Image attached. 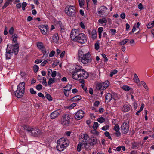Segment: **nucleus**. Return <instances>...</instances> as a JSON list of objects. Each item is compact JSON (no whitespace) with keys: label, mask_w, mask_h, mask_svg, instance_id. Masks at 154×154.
Returning <instances> with one entry per match:
<instances>
[{"label":"nucleus","mask_w":154,"mask_h":154,"mask_svg":"<svg viewBox=\"0 0 154 154\" xmlns=\"http://www.w3.org/2000/svg\"><path fill=\"white\" fill-rule=\"evenodd\" d=\"M81 68V66H77L73 70V71H72V76L74 79L79 80L78 79L79 78L82 79H85L88 77L89 74L88 72Z\"/></svg>","instance_id":"1"},{"label":"nucleus","mask_w":154,"mask_h":154,"mask_svg":"<svg viewBox=\"0 0 154 154\" xmlns=\"http://www.w3.org/2000/svg\"><path fill=\"white\" fill-rule=\"evenodd\" d=\"M25 83L24 82L20 83L18 85L17 90L15 91L16 96L18 98L22 97L25 92Z\"/></svg>","instance_id":"2"},{"label":"nucleus","mask_w":154,"mask_h":154,"mask_svg":"<svg viewBox=\"0 0 154 154\" xmlns=\"http://www.w3.org/2000/svg\"><path fill=\"white\" fill-rule=\"evenodd\" d=\"M23 128L25 130L29 133H31L32 135L35 136H37L41 132L39 129L32 128L26 125H24Z\"/></svg>","instance_id":"3"},{"label":"nucleus","mask_w":154,"mask_h":154,"mask_svg":"<svg viewBox=\"0 0 154 154\" xmlns=\"http://www.w3.org/2000/svg\"><path fill=\"white\" fill-rule=\"evenodd\" d=\"M91 57L89 53L85 54L81 57V60L84 64H86L88 63H91L92 61Z\"/></svg>","instance_id":"4"},{"label":"nucleus","mask_w":154,"mask_h":154,"mask_svg":"<svg viewBox=\"0 0 154 154\" xmlns=\"http://www.w3.org/2000/svg\"><path fill=\"white\" fill-rule=\"evenodd\" d=\"M75 8L73 6H67L65 8V13L69 16H73L75 13Z\"/></svg>","instance_id":"5"},{"label":"nucleus","mask_w":154,"mask_h":154,"mask_svg":"<svg viewBox=\"0 0 154 154\" xmlns=\"http://www.w3.org/2000/svg\"><path fill=\"white\" fill-rule=\"evenodd\" d=\"M61 123L63 125L67 126L70 123V117L69 115L66 114L63 115L61 121Z\"/></svg>","instance_id":"6"},{"label":"nucleus","mask_w":154,"mask_h":154,"mask_svg":"<svg viewBox=\"0 0 154 154\" xmlns=\"http://www.w3.org/2000/svg\"><path fill=\"white\" fill-rule=\"evenodd\" d=\"M129 122H124L121 126V130L122 133L124 134H127L129 131Z\"/></svg>","instance_id":"7"},{"label":"nucleus","mask_w":154,"mask_h":154,"mask_svg":"<svg viewBox=\"0 0 154 154\" xmlns=\"http://www.w3.org/2000/svg\"><path fill=\"white\" fill-rule=\"evenodd\" d=\"M109 85V82L108 80L105 81L104 82L100 83L97 85V88L100 90L105 89Z\"/></svg>","instance_id":"8"},{"label":"nucleus","mask_w":154,"mask_h":154,"mask_svg":"<svg viewBox=\"0 0 154 154\" xmlns=\"http://www.w3.org/2000/svg\"><path fill=\"white\" fill-rule=\"evenodd\" d=\"M75 41L81 44L85 43L87 42V37L84 34L81 33Z\"/></svg>","instance_id":"9"},{"label":"nucleus","mask_w":154,"mask_h":154,"mask_svg":"<svg viewBox=\"0 0 154 154\" xmlns=\"http://www.w3.org/2000/svg\"><path fill=\"white\" fill-rule=\"evenodd\" d=\"M80 33L79 31L77 29H72L70 35L71 39L75 41Z\"/></svg>","instance_id":"10"},{"label":"nucleus","mask_w":154,"mask_h":154,"mask_svg":"<svg viewBox=\"0 0 154 154\" xmlns=\"http://www.w3.org/2000/svg\"><path fill=\"white\" fill-rule=\"evenodd\" d=\"M37 45L38 48L41 50L43 53L45 55H47L49 53L48 51H46L45 47L43 45V43L42 42H37Z\"/></svg>","instance_id":"11"},{"label":"nucleus","mask_w":154,"mask_h":154,"mask_svg":"<svg viewBox=\"0 0 154 154\" xmlns=\"http://www.w3.org/2000/svg\"><path fill=\"white\" fill-rule=\"evenodd\" d=\"M84 112L82 110L77 111L75 115V118L77 120H80L84 116Z\"/></svg>","instance_id":"12"},{"label":"nucleus","mask_w":154,"mask_h":154,"mask_svg":"<svg viewBox=\"0 0 154 154\" xmlns=\"http://www.w3.org/2000/svg\"><path fill=\"white\" fill-rule=\"evenodd\" d=\"M8 45H9L8 44L7 45V48L6 49L5 54L6 59H10L11 56H12V54H13V51H12L10 47L8 48Z\"/></svg>","instance_id":"13"},{"label":"nucleus","mask_w":154,"mask_h":154,"mask_svg":"<svg viewBox=\"0 0 154 154\" xmlns=\"http://www.w3.org/2000/svg\"><path fill=\"white\" fill-rule=\"evenodd\" d=\"M90 141L89 144L91 146H94L100 143V141L98 140L96 137H91L89 138Z\"/></svg>","instance_id":"14"},{"label":"nucleus","mask_w":154,"mask_h":154,"mask_svg":"<svg viewBox=\"0 0 154 154\" xmlns=\"http://www.w3.org/2000/svg\"><path fill=\"white\" fill-rule=\"evenodd\" d=\"M39 27L42 33L46 35L47 32L48 30V26L47 25H42L39 26Z\"/></svg>","instance_id":"15"},{"label":"nucleus","mask_w":154,"mask_h":154,"mask_svg":"<svg viewBox=\"0 0 154 154\" xmlns=\"http://www.w3.org/2000/svg\"><path fill=\"white\" fill-rule=\"evenodd\" d=\"M12 51H13V53H14L15 55H17L18 52L19 47L18 44H16L14 45H11L10 47Z\"/></svg>","instance_id":"16"},{"label":"nucleus","mask_w":154,"mask_h":154,"mask_svg":"<svg viewBox=\"0 0 154 154\" xmlns=\"http://www.w3.org/2000/svg\"><path fill=\"white\" fill-rule=\"evenodd\" d=\"M61 111L60 110H56L52 112L50 116V118L51 119H54L57 117L60 113Z\"/></svg>","instance_id":"17"},{"label":"nucleus","mask_w":154,"mask_h":154,"mask_svg":"<svg viewBox=\"0 0 154 154\" xmlns=\"http://www.w3.org/2000/svg\"><path fill=\"white\" fill-rule=\"evenodd\" d=\"M58 142L62 143L63 144L66 148L69 145V141L67 139L64 138H62L57 140Z\"/></svg>","instance_id":"18"},{"label":"nucleus","mask_w":154,"mask_h":154,"mask_svg":"<svg viewBox=\"0 0 154 154\" xmlns=\"http://www.w3.org/2000/svg\"><path fill=\"white\" fill-rule=\"evenodd\" d=\"M62 144L63 143H59L57 141L56 148L58 150L60 151H63L65 148H66L65 147V146H64Z\"/></svg>","instance_id":"19"},{"label":"nucleus","mask_w":154,"mask_h":154,"mask_svg":"<svg viewBox=\"0 0 154 154\" xmlns=\"http://www.w3.org/2000/svg\"><path fill=\"white\" fill-rule=\"evenodd\" d=\"M130 105H124L122 108V110L125 112H127L130 110Z\"/></svg>","instance_id":"20"},{"label":"nucleus","mask_w":154,"mask_h":154,"mask_svg":"<svg viewBox=\"0 0 154 154\" xmlns=\"http://www.w3.org/2000/svg\"><path fill=\"white\" fill-rule=\"evenodd\" d=\"M105 100L107 102H110V101L112 99V94L110 93H108L106 94L105 97Z\"/></svg>","instance_id":"21"},{"label":"nucleus","mask_w":154,"mask_h":154,"mask_svg":"<svg viewBox=\"0 0 154 154\" xmlns=\"http://www.w3.org/2000/svg\"><path fill=\"white\" fill-rule=\"evenodd\" d=\"M107 20L105 17H103L101 19H100L98 20V22L99 23L102 24L105 23V25H106V23H107Z\"/></svg>","instance_id":"22"},{"label":"nucleus","mask_w":154,"mask_h":154,"mask_svg":"<svg viewBox=\"0 0 154 154\" xmlns=\"http://www.w3.org/2000/svg\"><path fill=\"white\" fill-rule=\"evenodd\" d=\"M81 99V97L80 95H76L74 96L71 99L72 101L76 102L79 101Z\"/></svg>","instance_id":"23"},{"label":"nucleus","mask_w":154,"mask_h":154,"mask_svg":"<svg viewBox=\"0 0 154 154\" xmlns=\"http://www.w3.org/2000/svg\"><path fill=\"white\" fill-rule=\"evenodd\" d=\"M52 39L54 42L57 43L59 40V37L58 34L54 35L53 36Z\"/></svg>","instance_id":"24"},{"label":"nucleus","mask_w":154,"mask_h":154,"mask_svg":"<svg viewBox=\"0 0 154 154\" xmlns=\"http://www.w3.org/2000/svg\"><path fill=\"white\" fill-rule=\"evenodd\" d=\"M112 99L114 100H117L119 97V95L116 93H112Z\"/></svg>","instance_id":"25"},{"label":"nucleus","mask_w":154,"mask_h":154,"mask_svg":"<svg viewBox=\"0 0 154 154\" xmlns=\"http://www.w3.org/2000/svg\"><path fill=\"white\" fill-rule=\"evenodd\" d=\"M12 41L14 42H16L17 41V39L18 38L17 35L16 34H14L12 36Z\"/></svg>","instance_id":"26"},{"label":"nucleus","mask_w":154,"mask_h":154,"mask_svg":"<svg viewBox=\"0 0 154 154\" xmlns=\"http://www.w3.org/2000/svg\"><path fill=\"white\" fill-rule=\"evenodd\" d=\"M92 38L93 39H95L97 36V34L95 30H93L92 32Z\"/></svg>","instance_id":"27"},{"label":"nucleus","mask_w":154,"mask_h":154,"mask_svg":"<svg viewBox=\"0 0 154 154\" xmlns=\"http://www.w3.org/2000/svg\"><path fill=\"white\" fill-rule=\"evenodd\" d=\"M84 54H83V52L82 51V49L81 48H79L78 51V57H82V55Z\"/></svg>","instance_id":"28"},{"label":"nucleus","mask_w":154,"mask_h":154,"mask_svg":"<svg viewBox=\"0 0 154 154\" xmlns=\"http://www.w3.org/2000/svg\"><path fill=\"white\" fill-rule=\"evenodd\" d=\"M133 79L136 83H138L140 82L139 78L136 73L134 74Z\"/></svg>","instance_id":"29"},{"label":"nucleus","mask_w":154,"mask_h":154,"mask_svg":"<svg viewBox=\"0 0 154 154\" xmlns=\"http://www.w3.org/2000/svg\"><path fill=\"white\" fill-rule=\"evenodd\" d=\"M97 121L100 123H102L104 122L105 119L103 117H101L98 118Z\"/></svg>","instance_id":"30"},{"label":"nucleus","mask_w":154,"mask_h":154,"mask_svg":"<svg viewBox=\"0 0 154 154\" xmlns=\"http://www.w3.org/2000/svg\"><path fill=\"white\" fill-rule=\"evenodd\" d=\"M129 39H124L120 42L119 44L121 45H122L126 43L128 41Z\"/></svg>","instance_id":"31"},{"label":"nucleus","mask_w":154,"mask_h":154,"mask_svg":"<svg viewBox=\"0 0 154 154\" xmlns=\"http://www.w3.org/2000/svg\"><path fill=\"white\" fill-rule=\"evenodd\" d=\"M54 78L52 77L51 78H50L48 82V84L50 85L54 83Z\"/></svg>","instance_id":"32"},{"label":"nucleus","mask_w":154,"mask_h":154,"mask_svg":"<svg viewBox=\"0 0 154 154\" xmlns=\"http://www.w3.org/2000/svg\"><path fill=\"white\" fill-rule=\"evenodd\" d=\"M141 83L146 90L148 91V88L145 82L142 81L141 82Z\"/></svg>","instance_id":"33"},{"label":"nucleus","mask_w":154,"mask_h":154,"mask_svg":"<svg viewBox=\"0 0 154 154\" xmlns=\"http://www.w3.org/2000/svg\"><path fill=\"white\" fill-rule=\"evenodd\" d=\"M104 134L105 135V136L108 137L109 139H111V140H112V138L110 136V133L109 132L107 131H105L104 133Z\"/></svg>","instance_id":"34"},{"label":"nucleus","mask_w":154,"mask_h":154,"mask_svg":"<svg viewBox=\"0 0 154 154\" xmlns=\"http://www.w3.org/2000/svg\"><path fill=\"white\" fill-rule=\"evenodd\" d=\"M64 88H66V90L70 91L72 88V85L69 84L67 85L65 87L63 88V89H64Z\"/></svg>","instance_id":"35"},{"label":"nucleus","mask_w":154,"mask_h":154,"mask_svg":"<svg viewBox=\"0 0 154 154\" xmlns=\"http://www.w3.org/2000/svg\"><path fill=\"white\" fill-rule=\"evenodd\" d=\"M82 143H79L77 146V150L78 152H80L81 150V147L82 146Z\"/></svg>","instance_id":"36"},{"label":"nucleus","mask_w":154,"mask_h":154,"mask_svg":"<svg viewBox=\"0 0 154 154\" xmlns=\"http://www.w3.org/2000/svg\"><path fill=\"white\" fill-rule=\"evenodd\" d=\"M45 97L49 101H51L52 100V98L51 95L49 94H46L45 96Z\"/></svg>","instance_id":"37"},{"label":"nucleus","mask_w":154,"mask_h":154,"mask_svg":"<svg viewBox=\"0 0 154 154\" xmlns=\"http://www.w3.org/2000/svg\"><path fill=\"white\" fill-rule=\"evenodd\" d=\"M98 126V123L97 122H95L94 123L93 129L95 130Z\"/></svg>","instance_id":"38"},{"label":"nucleus","mask_w":154,"mask_h":154,"mask_svg":"<svg viewBox=\"0 0 154 154\" xmlns=\"http://www.w3.org/2000/svg\"><path fill=\"white\" fill-rule=\"evenodd\" d=\"M122 89L125 91H128L130 89V88L128 86L125 85L122 87Z\"/></svg>","instance_id":"39"},{"label":"nucleus","mask_w":154,"mask_h":154,"mask_svg":"<svg viewBox=\"0 0 154 154\" xmlns=\"http://www.w3.org/2000/svg\"><path fill=\"white\" fill-rule=\"evenodd\" d=\"M64 90V95L66 96H68L69 94V91H70L66 89H63Z\"/></svg>","instance_id":"40"},{"label":"nucleus","mask_w":154,"mask_h":154,"mask_svg":"<svg viewBox=\"0 0 154 154\" xmlns=\"http://www.w3.org/2000/svg\"><path fill=\"white\" fill-rule=\"evenodd\" d=\"M88 144V143L86 142V141H85L84 143H82V145L85 149H87L88 147V145L87 146Z\"/></svg>","instance_id":"41"},{"label":"nucleus","mask_w":154,"mask_h":154,"mask_svg":"<svg viewBox=\"0 0 154 154\" xmlns=\"http://www.w3.org/2000/svg\"><path fill=\"white\" fill-rule=\"evenodd\" d=\"M33 68L34 72L35 73L37 72L39 69L38 66L37 65H34Z\"/></svg>","instance_id":"42"},{"label":"nucleus","mask_w":154,"mask_h":154,"mask_svg":"<svg viewBox=\"0 0 154 154\" xmlns=\"http://www.w3.org/2000/svg\"><path fill=\"white\" fill-rule=\"evenodd\" d=\"M99 9L100 10L98 11V13L100 14L103 15L104 13H105L104 10V9H103V8H101V9L99 8Z\"/></svg>","instance_id":"43"},{"label":"nucleus","mask_w":154,"mask_h":154,"mask_svg":"<svg viewBox=\"0 0 154 154\" xmlns=\"http://www.w3.org/2000/svg\"><path fill=\"white\" fill-rule=\"evenodd\" d=\"M14 31V28L13 27H11L9 31V34L11 35H13Z\"/></svg>","instance_id":"44"},{"label":"nucleus","mask_w":154,"mask_h":154,"mask_svg":"<svg viewBox=\"0 0 154 154\" xmlns=\"http://www.w3.org/2000/svg\"><path fill=\"white\" fill-rule=\"evenodd\" d=\"M50 60V59H47V60L44 61L41 63V65L42 66H45L46 64L48 62V61H49Z\"/></svg>","instance_id":"45"},{"label":"nucleus","mask_w":154,"mask_h":154,"mask_svg":"<svg viewBox=\"0 0 154 154\" xmlns=\"http://www.w3.org/2000/svg\"><path fill=\"white\" fill-rule=\"evenodd\" d=\"M117 70H113V72H110V76L112 77L113 75L114 74H115L117 73Z\"/></svg>","instance_id":"46"},{"label":"nucleus","mask_w":154,"mask_h":154,"mask_svg":"<svg viewBox=\"0 0 154 154\" xmlns=\"http://www.w3.org/2000/svg\"><path fill=\"white\" fill-rule=\"evenodd\" d=\"M43 82H42V84H43L45 86H47V84L46 81V78L44 77H43Z\"/></svg>","instance_id":"47"},{"label":"nucleus","mask_w":154,"mask_h":154,"mask_svg":"<svg viewBox=\"0 0 154 154\" xmlns=\"http://www.w3.org/2000/svg\"><path fill=\"white\" fill-rule=\"evenodd\" d=\"M113 129L115 130L116 131L118 132L120 128L118 125H116V126L114 127Z\"/></svg>","instance_id":"48"},{"label":"nucleus","mask_w":154,"mask_h":154,"mask_svg":"<svg viewBox=\"0 0 154 154\" xmlns=\"http://www.w3.org/2000/svg\"><path fill=\"white\" fill-rule=\"evenodd\" d=\"M36 88L38 90H40L42 89V86L41 84H38L36 87Z\"/></svg>","instance_id":"49"},{"label":"nucleus","mask_w":154,"mask_h":154,"mask_svg":"<svg viewBox=\"0 0 154 154\" xmlns=\"http://www.w3.org/2000/svg\"><path fill=\"white\" fill-rule=\"evenodd\" d=\"M30 93L32 94H36V91L34 90V89L33 88H31L30 89Z\"/></svg>","instance_id":"50"},{"label":"nucleus","mask_w":154,"mask_h":154,"mask_svg":"<svg viewBox=\"0 0 154 154\" xmlns=\"http://www.w3.org/2000/svg\"><path fill=\"white\" fill-rule=\"evenodd\" d=\"M27 4L25 2H23L22 3V9L24 11L25 9V7L27 6Z\"/></svg>","instance_id":"51"},{"label":"nucleus","mask_w":154,"mask_h":154,"mask_svg":"<svg viewBox=\"0 0 154 154\" xmlns=\"http://www.w3.org/2000/svg\"><path fill=\"white\" fill-rule=\"evenodd\" d=\"M83 136V137L85 140H88L89 139V137L87 134H84Z\"/></svg>","instance_id":"52"},{"label":"nucleus","mask_w":154,"mask_h":154,"mask_svg":"<svg viewBox=\"0 0 154 154\" xmlns=\"http://www.w3.org/2000/svg\"><path fill=\"white\" fill-rule=\"evenodd\" d=\"M109 126L108 125H106L105 126H104L102 127L101 128V129L103 130H106L109 129Z\"/></svg>","instance_id":"53"},{"label":"nucleus","mask_w":154,"mask_h":154,"mask_svg":"<svg viewBox=\"0 0 154 154\" xmlns=\"http://www.w3.org/2000/svg\"><path fill=\"white\" fill-rule=\"evenodd\" d=\"M110 31L111 32V33H112V35H115L116 34V30L115 29H110Z\"/></svg>","instance_id":"54"},{"label":"nucleus","mask_w":154,"mask_h":154,"mask_svg":"<svg viewBox=\"0 0 154 154\" xmlns=\"http://www.w3.org/2000/svg\"><path fill=\"white\" fill-rule=\"evenodd\" d=\"M57 72L56 71H52L51 76L53 78H54L56 75Z\"/></svg>","instance_id":"55"},{"label":"nucleus","mask_w":154,"mask_h":154,"mask_svg":"<svg viewBox=\"0 0 154 154\" xmlns=\"http://www.w3.org/2000/svg\"><path fill=\"white\" fill-rule=\"evenodd\" d=\"M101 55H102V56L104 58V59H105L104 62H107V61H108V59H107V57L106 56V55L103 53L101 54Z\"/></svg>","instance_id":"56"},{"label":"nucleus","mask_w":154,"mask_h":154,"mask_svg":"<svg viewBox=\"0 0 154 154\" xmlns=\"http://www.w3.org/2000/svg\"><path fill=\"white\" fill-rule=\"evenodd\" d=\"M95 48L96 50H98L99 48V43L96 42L95 44Z\"/></svg>","instance_id":"57"},{"label":"nucleus","mask_w":154,"mask_h":154,"mask_svg":"<svg viewBox=\"0 0 154 154\" xmlns=\"http://www.w3.org/2000/svg\"><path fill=\"white\" fill-rule=\"evenodd\" d=\"M84 0H79V5L80 7H82L84 5L83 3Z\"/></svg>","instance_id":"58"},{"label":"nucleus","mask_w":154,"mask_h":154,"mask_svg":"<svg viewBox=\"0 0 154 154\" xmlns=\"http://www.w3.org/2000/svg\"><path fill=\"white\" fill-rule=\"evenodd\" d=\"M10 3L8 2H6L4 4V5L2 7L3 9L5 8Z\"/></svg>","instance_id":"59"},{"label":"nucleus","mask_w":154,"mask_h":154,"mask_svg":"<svg viewBox=\"0 0 154 154\" xmlns=\"http://www.w3.org/2000/svg\"><path fill=\"white\" fill-rule=\"evenodd\" d=\"M38 95L39 97H42V99H44L45 98L44 94L42 93H39L38 94Z\"/></svg>","instance_id":"60"},{"label":"nucleus","mask_w":154,"mask_h":154,"mask_svg":"<svg viewBox=\"0 0 154 154\" xmlns=\"http://www.w3.org/2000/svg\"><path fill=\"white\" fill-rule=\"evenodd\" d=\"M55 53V51H54L52 50L51 52L49 54V56L50 57H51L54 56V55Z\"/></svg>","instance_id":"61"},{"label":"nucleus","mask_w":154,"mask_h":154,"mask_svg":"<svg viewBox=\"0 0 154 154\" xmlns=\"http://www.w3.org/2000/svg\"><path fill=\"white\" fill-rule=\"evenodd\" d=\"M103 28L102 27H99L98 29V33H102V32L103 31Z\"/></svg>","instance_id":"62"},{"label":"nucleus","mask_w":154,"mask_h":154,"mask_svg":"<svg viewBox=\"0 0 154 154\" xmlns=\"http://www.w3.org/2000/svg\"><path fill=\"white\" fill-rule=\"evenodd\" d=\"M138 8L139 9L142 10L143 8V5L142 3H140L138 5Z\"/></svg>","instance_id":"63"},{"label":"nucleus","mask_w":154,"mask_h":154,"mask_svg":"<svg viewBox=\"0 0 154 154\" xmlns=\"http://www.w3.org/2000/svg\"><path fill=\"white\" fill-rule=\"evenodd\" d=\"M65 51H63V52L60 55V57L61 58H63L65 54Z\"/></svg>","instance_id":"64"}]
</instances>
